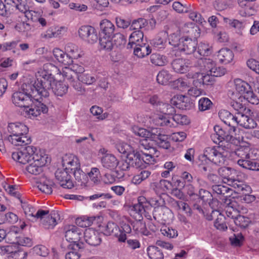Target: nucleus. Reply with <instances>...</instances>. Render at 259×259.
I'll list each match as a JSON object with an SVG mask.
<instances>
[{
  "label": "nucleus",
  "instance_id": "obj_1",
  "mask_svg": "<svg viewBox=\"0 0 259 259\" xmlns=\"http://www.w3.org/2000/svg\"><path fill=\"white\" fill-rule=\"evenodd\" d=\"M53 73L61 75V70L55 65L47 63L44 65L43 69H40L35 74V87L41 99L42 98L48 97L51 92L57 96L62 97L68 91V85L61 81L56 80Z\"/></svg>",
  "mask_w": 259,
  "mask_h": 259
},
{
  "label": "nucleus",
  "instance_id": "obj_2",
  "mask_svg": "<svg viewBox=\"0 0 259 259\" xmlns=\"http://www.w3.org/2000/svg\"><path fill=\"white\" fill-rule=\"evenodd\" d=\"M232 90H229V96L232 100L231 105L233 108L237 110L244 109L246 102L257 105L259 102L258 97L253 92L250 84L247 82L236 78L230 82Z\"/></svg>",
  "mask_w": 259,
  "mask_h": 259
},
{
  "label": "nucleus",
  "instance_id": "obj_3",
  "mask_svg": "<svg viewBox=\"0 0 259 259\" xmlns=\"http://www.w3.org/2000/svg\"><path fill=\"white\" fill-rule=\"evenodd\" d=\"M36 84V78L34 80L31 81L29 84H23L21 88L15 92L12 96V101L14 105L20 108H27L33 99L39 100L41 99L40 95L35 87Z\"/></svg>",
  "mask_w": 259,
  "mask_h": 259
},
{
  "label": "nucleus",
  "instance_id": "obj_4",
  "mask_svg": "<svg viewBox=\"0 0 259 259\" xmlns=\"http://www.w3.org/2000/svg\"><path fill=\"white\" fill-rule=\"evenodd\" d=\"M9 136L8 140L15 146H23L30 143L31 140L28 136V128L21 122L10 123L8 125Z\"/></svg>",
  "mask_w": 259,
  "mask_h": 259
},
{
  "label": "nucleus",
  "instance_id": "obj_5",
  "mask_svg": "<svg viewBox=\"0 0 259 259\" xmlns=\"http://www.w3.org/2000/svg\"><path fill=\"white\" fill-rule=\"evenodd\" d=\"M257 152L256 149H251L249 144L241 143L234 152L235 154L239 158L237 160V164L246 169H255L256 163L252 160L258 158L255 155Z\"/></svg>",
  "mask_w": 259,
  "mask_h": 259
},
{
  "label": "nucleus",
  "instance_id": "obj_6",
  "mask_svg": "<svg viewBox=\"0 0 259 259\" xmlns=\"http://www.w3.org/2000/svg\"><path fill=\"white\" fill-rule=\"evenodd\" d=\"M84 71V68L82 64L72 60L70 65L62 69L61 73L64 79L68 81L74 90L82 93L83 89L81 83L77 80V77Z\"/></svg>",
  "mask_w": 259,
  "mask_h": 259
},
{
  "label": "nucleus",
  "instance_id": "obj_7",
  "mask_svg": "<svg viewBox=\"0 0 259 259\" xmlns=\"http://www.w3.org/2000/svg\"><path fill=\"white\" fill-rule=\"evenodd\" d=\"M50 158L44 150L38 149L28 162L25 168L26 171L31 175H39L42 172L43 167L50 162Z\"/></svg>",
  "mask_w": 259,
  "mask_h": 259
},
{
  "label": "nucleus",
  "instance_id": "obj_8",
  "mask_svg": "<svg viewBox=\"0 0 259 259\" xmlns=\"http://www.w3.org/2000/svg\"><path fill=\"white\" fill-rule=\"evenodd\" d=\"M150 129L147 130L145 128L139 127L138 126L134 125L132 127V131L136 135L143 138H145L146 139L143 140L140 146L141 149H144L145 150H152L154 149L150 146L147 145V142L148 140L155 141L160 137L163 135L161 134V131L160 128L157 127H154L152 125H150Z\"/></svg>",
  "mask_w": 259,
  "mask_h": 259
},
{
  "label": "nucleus",
  "instance_id": "obj_9",
  "mask_svg": "<svg viewBox=\"0 0 259 259\" xmlns=\"http://www.w3.org/2000/svg\"><path fill=\"white\" fill-rule=\"evenodd\" d=\"M225 122L228 127L235 128L236 125H239L245 128L250 129L256 127V122L247 115L237 112L235 115L231 114Z\"/></svg>",
  "mask_w": 259,
  "mask_h": 259
},
{
  "label": "nucleus",
  "instance_id": "obj_10",
  "mask_svg": "<svg viewBox=\"0 0 259 259\" xmlns=\"http://www.w3.org/2000/svg\"><path fill=\"white\" fill-rule=\"evenodd\" d=\"M197 67L201 71L209 73L213 77H220L226 73V69L225 68L218 66L216 63L210 58H200L197 61Z\"/></svg>",
  "mask_w": 259,
  "mask_h": 259
},
{
  "label": "nucleus",
  "instance_id": "obj_11",
  "mask_svg": "<svg viewBox=\"0 0 259 259\" xmlns=\"http://www.w3.org/2000/svg\"><path fill=\"white\" fill-rule=\"evenodd\" d=\"M213 129L214 133L211 135V138L214 143L220 144L224 142H232L234 140L235 128L227 127L223 128L219 125H215Z\"/></svg>",
  "mask_w": 259,
  "mask_h": 259
},
{
  "label": "nucleus",
  "instance_id": "obj_12",
  "mask_svg": "<svg viewBox=\"0 0 259 259\" xmlns=\"http://www.w3.org/2000/svg\"><path fill=\"white\" fill-rule=\"evenodd\" d=\"M221 146L214 148L208 147L205 149L203 155L209 161L218 165L225 163L227 156V151L224 150Z\"/></svg>",
  "mask_w": 259,
  "mask_h": 259
},
{
  "label": "nucleus",
  "instance_id": "obj_13",
  "mask_svg": "<svg viewBox=\"0 0 259 259\" xmlns=\"http://www.w3.org/2000/svg\"><path fill=\"white\" fill-rule=\"evenodd\" d=\"M124 36L120 33H116L113 36H101L99 39L100 48L106 51H110L114 47H119L125 43Z\"/></svg>",
  "mask_w": 259,
  "mask_h": 259
},
{
  "label": "nucleus",
  "instance_id": "obj_14",
  "mask_svg": "<svg viewBox=\"0 0 259 259\" xmlns=\"http://www.w3.org/2000/svg\"><path fill=\"white\" fill-rule=\"evenodd\" d=\"M241 209V206L238 205L235 201H232L227 207L226 213L228 217L234 219L236 226L245 228L249 225L250 220L249 218L238 214Z\"/></svg>",
  "mask_w": 259,
  "mask_h": 259
},
{
  "label": "nucleus",
  "instance_id": "obj_15",
  "mask_svg": "<svg viewBox=\"0 0 259 259\" xmlns=\"http://www.w3.org/2000/svg\"><path fill=\"white\" fill-rule=\"evenodd\" d=\"M35 147L29 146L13 152L12 157L15 161L22 164L28 163L32 159L35 152L38 151Z\"/></svg>",
  "mask_w": 259,
  "mask_h": 259
},
{
  "label": "nucleus",
  "instance_id": "obj_16",
  "mask_svg": "<svg viewBox=\"0 0 259 259\" xmlns=\"http://www.w3.org/2000/svg\"><path fill=\"white\" fill-rule=\"evenodd\" d=\"M41 99L34 100L31 102L29 107L25 108L24 111L26 116L30 118H34L40 115L41 113H46L48 108L44 104L41 103Z\"/></svg>",
  "mask_w": 259,
  "mask_h": 259
},
{
  "label": "nucleus",
  "instance_id": "obj_17",
  "mask_svg": "<svg viewBox=\"0 0 259 259\" xmlns=\"http://www.w3.org/2000/svg\"><path fill=\"white\" fill-rule=\"evenodd\" d=\"M187 79H193L192 83L196 87L203 85L212 84L214 82V78L209 73L204 74L199 72H189L187 75Z\"/></svg>",
  "mask_w": 259,
  "mask_h": 259
},
{
  "label": "nucleus",
  "instance_id": "obj_18",
  "mask_svg": "<svg viewBox=\"0 0 259 259\" xmlns=\"http://www.w3.org/2000/svg\"><path fill=\"white\" fill-rule=\"evenodd\" d=\"M70 171L62 167L55 172V177L60 186L65 189H71L74 184L71 179Z\"/></svg>",
  "mask_w": 259,
  "mask_h": 259
},
{
  "label": "nucleus",
  "instance_id": "obj_19",
  "mask_svg": "<svg viewBox=\"0 0 259 259\" xmlns=\"http://www.w3.org/2000/svg\"><path fill=\"white\" fill-rule=\"evenodd\" d=\"M79 37L84 41L94 44L98 39V34L95 29L91 26H82L78 31Z\"/></svg>",
  "mask_w": 259,
  "mask_h": 259
},
{
  "label": "nucleus",
  "instance_id": "obj_20",
  "mask_svg": "<svg viewBox=\"0 0 259 259\" xmlns=\"http://www.w3.org/2000/svg\"><path fill=\"white\" fill-rule=\"evenodd\" d=\"M66 239L68 242L77 243L80 242L83 244L82 240V235L81 230L74 225H69L65 228Z\"/></svg>",
  "mask_w": 259,
  "mask_h": 259
},
{
  "label": "nucleus",
  "instance_id": "obj_21",
  "mask_svg": "<svg viewBox=\"0 0 259 259\" xmlns=\"http://www.w3.org/2000/svg\"><path fill=\"white\" fill-rule=\"evenodd\" d=\"M179 29L183 36L193 39H196L200 36V28L192 22L184 24Z\"/></svg>",
  "mask_w": 259,
  "mask_h": 259
},
{
  "label": "nucleus",
  "instance_id": "obj_22",
  "mask_svg": "<svg viewBox=\"0 0 259 259\" xmlns=\"http://www.w3.org/2000/svg\"><path fill=\"white\" fill-rule=\"evenodd\" d=\"M48 212L42 219H39L41 221V224L47 229H53L58 224V221L60 220V215L58 212L52 210L49 213L48 210H45Z\"/></svg>",
  "mask_w": 259,
  "mask_h": 259
},
{
  "label": "nucleus",
  "instance_id": "obj_23",
  "mask_svg": "<svg viewBox=\"0 0 259 259\" xmlns=\"http://www.w3.org/2000/svg\"><path fill=\"white\" fill-rule=\"evenodd\" d=\"M197 45L196 39L184 36L182 38L177 50L183 52L185 54H191L196 50Z\"/></svg>",
  "mask_w": 259,
  "mask_h": 259
},
{
  "label": "nucleus",
  "instance_id": "obj_24",
  "mask_svg": "<svg viewBox=\"0 0 259 259\" xmlns=\"http://www.w3.org/2000/svg\"><path fill=\"white\" fill-rule=\"evenodd\" d=\"M171 65L176 72L183 74L190 70L192 67V63L190 60L179 58L174 60Z\"/></svg>",
  "mask_w": 259,
  "mask_h": 259
},
{
  "label": "nucleus",
  "instance_id": "obj_25",
  "mask_svg": "<svg viewBox=\"0 0 259 259\" xmlns=\"http://www.w3.org/2000/svg\"><path fill=\"white\" fill-rule=\"evenodd\" d=\"M62 167L70 171L80 167L78 157L72 154L65 155L62 157Z\"/></svg>",
  "mask_w": 259,
  "mask_h": 259
},
{
  "label": "nucleus",
  "instance_id": "obj_26",
  "mask_svg": "<svg viewBox=\"0 0 259 259\" xmlns=\"http://www.w3.org/2000/svg\"><path fill=\"white\" fill-rule=\"evenodd\" d=\"M83 238L87 243L93 246L99 245L101 241L99 233L93 228H88L85 230Z\"/></svg>",
  "mask_w": 259,
  "mask_h": 259
},
{
  "label": "nucleus",
  "instance_id": "obj_27",
  "mask_svg": "<svg viewBox=\"0 0 259 259\" xmlns=\"http://www.w3.org/2000/svg\"><path fill=\"white\" fill-rule=\"evenodd\" d=\"M253 1H239L238 3L240 8L239 13L242 16H249L254 14L257 7L253 3Z\"/></svg>",
  "mask_w": 259,
  "mask_h": 259
},
{
  "label": "nucleus",
  "instance_id": "obj_28",
  "mask_svg": "<svg viewBox=\"0 0 259 259\" xmlns=\"http://www.w3.org/2000/svg\"><path fill=\"white\" fill-rule=\"evenodd\" d=\"M31 3L30 1H11V8L12 12L16 10H18L21 13L25 14V16L28 18H29V14H31L29 11Z\"/></svg>",
  "mask_w": 259,
  "mask_h": 259
},
{
  "label": "nucleus",
  "instance_id": "obj_29",
  "mask_svg": "<svg viewBox=\"0 0 259 259\" xmlns=\"http://www.w3.org/2000/svg\"><path fill=\"white\" fill-rule=\"evenodd\" d=\"M53 182L43 176L36 180L35 186L42 192L50 194L52 192Z\"/></svg>",
  "mask_w": 259,
  "mask_h": 259
},
{
  "label": "nucleus",
  "instance_id": "obj_30",
  "mask_svg": "<svg viewBox=\"0 0 259 259\" xmlns=\"http://www.w3.org/2000/svg\"><path fill=\"white\" fill-rule=\"evenodd\" d=\"M101 163L104 168L113 170L117 166L119 161L113 154H106L101 157Z\"/></svg>",
  "mask_w": 259,
  "mask_h": 259
},
{
  "label": "nucleus",
  "instance_id": "obj_31",
  "mask_svg": "<svg viewBox=\"0 0 259 259\" xmlns=\"http://www.w3.org/2000/svg\"><path fill=\"white\" fill-rule=\"evenodd\" d=\"M52 53L56 60L62 65L66 66L72 62L70 56L58 48H54Z\"/></svg>",
  "mask_w": 259,
  "mask_h": 259
},
{
  "label": "nucleus",
  "instance_id": "obj_32",
  "mask_svg": "<svg viewBox=\"0 0 259 259\" xmlns=\"http://www.w3.org/2000/svg\"><path fill=\"white\" fill-rule=\"evenodd\" d=\"M24 213L27 217H30L34 219H42L47 211L42 209H38L36 211L35 209L30 204L24 203L22 205Z\"/></svg>",
  "mask_w": 259,
  "mask_h": 259
},
{
  "label": "nucleus",
  "instance_id": "obj_33",
  "mask_svg": "<svg viewBox=\"0 0 259 259\" xmlns=\"http://www.w3.org/2000/svg\"><path fill=\"white\" fill-rule=\"evenodd\" d=\"M220 176L222 178L224 183L228 185L234 180L235 177H238L237 172L236 170L228 167H222L218 170Z\"/></svg>",
  "mask_w": 259,
  "mask_h": 259
},
{
  "label": "nucleus",
  "instance_id": "obj_34",
  "mask_svg": "<svg viewBox=\"0 0 259 259\" xmlns=\"http://www.w3.org/2000/svg\"><path fill=\"white\" fill-rule=\"evenodd\" d=\"M170 103L182 110H187L190 106L188 97L182 95L174 97L170 100Z\"/></svg>",
  "mask_w": 259,
  "mask_h": 259
},
{
  "label": "nucleus",
  "instance_id": "obj_35",
  "mask_svg": "<svg viewBox=\"0 0 259 259\" xmlns=\"http://www.w3.org/2000/svg\"><path fill=\"white\" fill-rule=\"evenodd\" d=\"M234 53L228 48H223L218 52L217 57L219 61L222 64H228L232 62L234 59Z\"/></svg>",
  "mask_w": 259,
  "mask_h": 259
},
{
  "label": "nucleus",
  "instance_id": "obj_36",
  "mask_svg": "<svg viewBox=\"0 0 259 259\" xmlns=\"http://www.w3.org/2000/svg\"><path fill=\"white\" fill-rule=\"evenodd\" d=\"M101 36H113L115 30L114 25L107 19L102 20L100 23Z\"/></svg>",
  "mask_w": 259,
  "mask_h": 259
},
{
  "label": "nucleus",
  "instance_id": "obj_37",
  "mask_svg": "<svg viewBox=\"0 0 259 259\" xmlns=\"http://www.w3.org/2000/svg\"><path fill=\"white\" fill-rule=\"evenodd\" d=\"M145 41L146 40L144 39L143 32L141 30L135 31L129 37V41L127 47L128 49L133 48Z\"/></svg>",
  "mask_w": 259,
  "mask_h": 259
},
{
  "label": "nucleus",
  "instance_id": "obj_38",
  "mask_svg": "<svg viewBox=\"0 0 259 259\" xmlns=\"http://www.w3.org/2000/svg\"><path fill=\"white\" fill-rule=\"evenodd\" d=\"M127 160L131 166L140 167L142 166V160L141 159V154L133 149L129 154L126 155Z\"/></svg>",
  "mask_w": 259,
  "mask_h": 259
},
{
  "label": "nucleus",
  "instance_id": "obj_39",
  "mask_svg": "<svg viewBox=\"0 0 259 259\" xmlns=\"http://www.w3.org/2000/svg\"><path fill=\"white\" fill-rule=\"evenodd\" d=\"M228 185L233 187L237 193L242 192L246 194L251 191V188L245 184L243 181L239 180L238 177H235Z\"/></svg>",
  "mask_w": 259,
  "mask_h": 259
},
{
  "label": "nucleus",
  "instance_id": "obj_40",
  "mask_svg": "<svg viewBox=\"0 0 259 259\" xmlns=\"http://www.w3.org/2000/svg\"><path fill=\"white\" fill-rule=\"evenodd\" d=\"M211 216V217H217L214 222V226L217 229L220 231H225L227 229V226L225 222V218L219 211L212 210Z\"/></svg>",
  "mask_w": 259,
  "mask_h": 259
},
{
  "label": "nucleus",
  "instance_id": "obj_41",
  "mask_svg": "<svg viewBox=\"0 0 259 259\" xmlns=\"http://www.w3.org/2000/svg\"><path fill=\"white\" fill-rule=\"evenodd\" d=\"M146 41L142 42L140 45L135 46L134 53L138 57L142 58L149 55L151 52L150 46L146 44Z\"/></svg>",
  "mask_w": 259,
  "mask_h": 259
},
{
  "label": "nucleus",
  "instance_id": "obj_42",
  "mask_svg": "<svg viewBox=\"0 0 259 259\" xmlns=\"http://www.w3.org/2000/svg\"><path fill=\"white\" fill-rule=\"evenodd\" d=\"M100 216L82 215L75 220L76 224L80 227H88L91 226L96 219H100Z\"/></svg>",
  "mask_w": 259,
  "mask_h": 259
},
{
  "label": "nucleus",
  "instance_id": "obj_43",
  "mask_svg": "<svg viewBox=\"0 0 259 259\" xmlns=\"http://www.w3.org/2000/svg\"><path fill=\"white\" fill-rule=\"evenodd\" d=\"M225 23L229 25L230 27L234 28L237 34L242 35V31L245 27V24L243 22L240 21L237 19H230L226 17H224Z\"/></svg>",
  "mask_w": 259,
  "mask_h": 259
},
{
  "label": "nucleus",
  "instance_id": "obj_44",
  "mask_svg": "<svg viewBox=\"0 0 259 259\" xmlns=\"http://www.w3.org/2000/svg\"><path fill=\"white\" fill-rule=\"evenodd\" d=\"M118 240L120 242H124L126 239V234H129L132 231L130 225L126 219L123 220L120 223V228H119Z\"/></svg>",
  "mask_w": 259,
  "mask_h": 259
},
{
  "label": "nucleus",
  "instance_id": "obj_45",
  "mask_svg": "<svg viewBox=\"0 0 259 259\" xmlns=\"http://www.w3.org/2000/svg\"><path fill=\"white\" fill-rule=\"evenodd\" d=\"M19 40H13L11 41L4 42L0 44V50L2 52H6L12 50L14 54L19 55V50L17 49Z\"/></svg>",
  "mask_w": 259,
  "mask_h": 259
},
{
  "label": "nucleus",
  "instance_id": "obj_46",
  "mask_svg": "<svg viewBox=\"0 0 259 259\" xmlns=\"http://www.w3.org/2000/svg\"><path fill=\"white\" fill-rule=\"evenodd\" d=\"M67 31L64 26H56L49 29L45 35L47 38L57 37L63 35Z\"/></svg>",
  "mask_w": 259,
  "mask_h": 259
},
{
  "label": "nucleus",
  "instance_id": "obj_47",
  "mask_svg": "<svg viewBox=\"0 0 259 259\" xmlns=\"http://www.w3.org/2000/svg\"><path fill=\"white\" fill-rule=\"evenodd\" d=\"M152 121L153 124L157 126H172L169 119L164 114H155L152 117Z\"/></svg>",
  "mask_w": 259,
  "mask_h": 259
},
{
  "label": "nucleus",
  "instance_id": "obj_48",
  "mask_svg": "<svg viewBox=\"0 0 259 259\" xmlns=\"http://www.w3.org/2000/svg\"><path fill=\"white\" fill-rule=\"evenodd\" d=\"M185 36H183L179 29H177L175 32L170 34L168 36L169 44L173 46L176 50L181 44L182 38Z\"/></svg>",
  "mask_w": 259,
  "mask_h": 259
},
{
  "label": "nucleus",
  "instance_id": "obj_49",
  "mask_svg": "<svg viewBox=\"0 0 259 259\" xmlns=\"http://www.w3.org/2000/svg\"><path fill=\"white\" fill-rule=\"evenodd\" d=\"M150 61L153 64L159 66H164L168 63V60L165 56L157 53L151 55Z\"/></svg>",
  "mask_w": 259,
  "mask_h": 259
},
{
  "label": "nucleus",
  "instance_id": "obj_50",
  "mask_svg": "<svg viewBox=\"0 0 259 259\" xmlns=\"http://www.w3.org/2000/svg\"><path fill=\"white\" fill-rule=\"evenodd\" d=\"M66 53L69 54L72 59H76L81 56L78 47L72 43L67 44L65 47Z\"/></svg>",
  "mask_w": 259,
  "mask_h": 259
},
{
  "label": "nucleus",
  "instance_id": "obj_51",
  "mask_svg": "<svg viewBox=\"0 0 259 259\" xmlns=\"http://www.w3.org/2000/svg\"><path fill=\"white\" fill-rule=\"evenodd\" d=\"M11 241L12 242L10 244L6 246H2L4 259H11L13 253L15 251L16 245L15 244V241L12 239H11Z\"/></svg>",
  "mask_w": 259,
  "mask_h": 259
},
{
  "label": "nucleus",
  "instance_id": "obj_52",
  "mask_svg": "<svg viewBox=\"0 0 259 259\" xmlns=\"http://www.w3.org/2000/svg\"><path fill=\"white\" fill-rule=\"evenodd\" d=\"M172 8L179 13H188L191 10V5L186 4L184 1L183 3L180 1H175L172 4Z\"/></svg>",
  "mask_w": 259,
  "mask_h": 259
},
{
  "label": "nucleus",
  "instance_id": "obj_53",
  "mask_svg": "<svg viewBox=\"0 0 259 259\" xmlns=\"http://www.w3.org/2000/svg\"><path fill=\"white\" fill-rule=\"evenodd\" d=\"M147 253L151 259H162L163 254L161 250L157 247L150 246L147 248Z\"/></svg>",
  "mask_w": 259,
  "mask_h": 259
},
{
  "label": "nucleus",
  "instance_id": "obj_54",
  "mask_svg": "<svg viewBox=\"0 0 259 259\" xmlns=\"http://www.w3.org/2000/svg\"><path fill=\"white\" fill-rule=\"evenodd\" d=\"M174 106L172 104H168L162 102H158V105L156 107L157 111H159L162 114H172L175 112Z\"/></svg>",
  "mask_w": 259,
  "mask_h": 259
},
{
  "label": "nucleus",
  "instance_id": "obj_55",
  "mask_svg": "<svg viewBox=\"0 0 259 259\" xmlns=\"http://www.w3.org/2000/svg\"><path fill=\"white\" fill-rule=\"evenodd\" d=\"M191 83L187 80L185 78H180L173 82V86L174 88L183 91L188 89Z\"/></svg>",
  "mask_w": 259,
  "mask_h": 259
},
{
  "label": "nucleus",
  "instance_id": "obj_56",
  "mask_svg": "<svg viewBox=\"0 0 259 259\" xmlns=\"http://www.w3.org/2000/svg\"><path fill=\"white\" fill-rule=\"evenodd\" d=\"M171 78V74L166 70L160 71L157 75V82L163 85L167 84Z\"/></svg>",
  "mask_w": 259,
  "mask_h": 259
},
{
  "label": "nucleus",
  "instance_id": "obj_57",
  "mask_svg": "<svg viewBox=\"0 0 259 259\" xmlns=\"http://www.w3.org/2000/svg\"><path fill=\"white\" fill-rule=\"evenodd\" d=\"M151 175V172L149 170H142L138 175L133 177L132 180V183L135 185H139L142 182L147 179Z\"/></svg>",
  "mask_w": 259,
  "mask_h": 259
},
{
  "label": "nucleus",
  "instance_id": "obj_58",
  "mask_svg": "<svg viewBox=\"0 0 259 259\" xmlns=\"http://www.w3.org/2000/svg\"><path fill=\"white\" fill-rule=\"evenodd\" d=\"M88 176L91 181L94 184L98 183L101 178L100 171L98 167L91 168L90 171L88 172Z\"/></svg>",
  "mask_w": 259,
  "mask_h": 259
},
{
  "label": "nucleus",
  "instance_id": "obj_59",
  "mask_svg": "<svg viewBox=\"0 0 259 259\" xmlns=\"http://www.w3.org/2000/svg\"><path fill=\"white\" fill-rule=\"evenodd\" d=\"M104 231V233L107 235L113 234L114 235L119 237V228L116 224L113 222H109L107 224Z\"/></svg>",
  "mask_w": 259,
  "mask_h": 259
},
{
  "label": "nucleus",
  "instance_id": "obj_60",
  "mask_svg": "<svg viewBox=\"0 0 259 259\" xmlns=\"http://www.w3.org/2000/svg\"><path fill=\"white\" fill-rule=\"evenodd\" d=\"M169 182L167 180H160L152 184L151 186L156 191H165L168 189Z\"/></svg>",
  "mask_w": 259,
  "mask_h": 259
},
{
  "label": "nucleus",
  "instance_id": "obj_61",
  "mask_svg": "<svg viewBox=\"0 0 259 259\" xmlns=\"http://www.w3.org/2000/svg\"><path fill=\"white\" fill-rule=\"evenodd\" d=\"M148 25L147 21L144 18H139L134 20L130 25L131 30H140Z\"/></svg>",
  "mask_w": 259,
  "mask_h": 259
},
{
  "label": "nucleus",
  "instance_id": "obj_62",
  "mask_svg": "<svg viewBox=\"0 0 259 259\" xmlns=\"http://www.w3.org/2000/svg\"><path fill=\"white\" fill-rule=\"evenodd\" d=\"M78 81H80L83 83L90 85L95 82L96 80L94 76L89 73H81L77 77Z\"/></svg>",
  "mask_w": 259,
  "mask_h": 259
},
{
  "label": "nucleus",
  "instance_id": "obj_63",
  "mask_svg": "<svg viewBox=\"0 0 259 259\" xmlns=\"http://www.w3.org/2000/svg\"><path fill=\"white\" fill-rule=\"evenodd\" d=\"M160 231L163 236L169 238H175L178 235L177 230L170 227L163 226L161 228Z\"/></svg>",
  "mask_w": 259,
  "mask_h": 259
},
{
  "label": "nucleus",
  "instance_id": "obj_64",
  "mask_svg": "<svg viewBox=\"0 0 259 259\" xmlns=\"http://www.w3.org/2000/svg\"><path fill=\"white\" fill-rule=\"evenodd\" d=\"M164 204V199L159 196L153 197L149 199V206L154 207L155 211L157 209L162 208Z\"/></svg>",
  "mask_w": 259,
  "mask_h": 259
}]
</instances>
